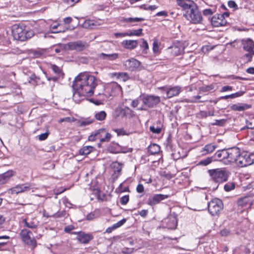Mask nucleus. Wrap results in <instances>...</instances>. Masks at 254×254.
I'll use <instances>...</instances> for the list:
<instances>
[{
	"instance_id": "7ed1b4c3",
	"label": "nucleus",
	"mask_w": 254,
	"mask_h": 254,
	"mask_svg": "<svg viewBox=\"0 0 254 254\" xmlns=\"http://www.w3.org/2000/svg\"><path fill=\"white\" fill-rule=\"evenodd\" d=\"M207 172L212 180L218 183L226 182L230 175V172L225 168L210 169Z\"/></svg>"
},
{
	"instance_id": "052dcab7",
	"label": "nucleus",
	"mask_w": 254,
	"mask_h": 254,
	"mask_svg": "<svg viewBox=\"0 0 254 254\" xmlns=\"http://www.w3.org/2000/svg\"><path fill=\"white\" fill-rule=\"evenodd\" d=\"M158 45L157 42L155 41L153 44V50L154 53H156L158 50Z\"/></svg>"
},
{
	"instance_id": "09e8293b",
	"label": "nucleus",
	"mask_w": 254,
	"mask_h": 254,
	"mask_svg": "<svg viewBox=\"0 0 254 254\" xmlns=\"http://www.w3.org/2000/svg\"><path fill=\"white\" fill-rule=\"evenodd\" d=\"M150 130L154 133H160L161 131V128L160 127H155L154 126H150L149 127Z\"/></svg>"
},
{
	"instance_id": "aec40b11",
	"label": "nucleus",
	"mask_w": 254,
	"mask_h": 254,
	"mask_svg": "<svg viewBox=\"0 0 254 254\" xmlns=\"http://www.w3.org/2000/svg\"><path fill=\"white\" fill-rule=\"evenodd\" d=\"M23 223L25 227L30 229L37 228L39 224L36 218L29 219L28 218L23 219Z\"/></svg>"
},
{
	"instance_id": "423d86ee",
	"label": "nucleus",
	"mask_w": 254,
	"mask_h": 254,
	"mask_svg": "<svg viewBox=\"0 0 254 254\" xmlns=\"http://www.w3.org/2000/svg\"><path fill=\"white\" fill-rule=\"evenodd\" d=\"M186 16L187 19L193 24H199L202 22V17L200 12L198 10L197 5H195L190 11H188Z\"/></svg>"
},
{
	"instance_id": "ea45409f",
	"label": "nucleus",
	"mask_w": 254,
	"mask_h": 254,
	"mask_svg": "<svg viewBox=\"0 0 254 254\" xmlns=\"http://www.w3.org/2000/svg\"><path fill=\"white\" fill-rule=\"evenodd\" d=\"M126 222V219L124 218L112 225L113 228L115 230L122 226Z\"/></svg>"
},
{
	"instance_id": "0e129e2a",
	"label": "nucleus",
	"mask_w": 254,
	"mask_h": 254,
	"mask_svg": "<svg viewBox=\"0 0 254 254\" xmlns=\"http://www.w3.org/2000/svg\"><path fill=\"white\" fill-rule=\"evenodd\" d=\"M72 19L71 17H66L64 19V24H69L71 22Z\"/></svg>"
},
{
	"instance_id": "72a5a7b5",
	"label": "nucleus",
	"mask_w": 254,
	"mask_h": 254,
	"mask_svg": "<svg viewBox=\"0 0 254 254\" xmlns=\"http://www.w3.org/2000/svg\"><path fill=\"white\" fill-rule=\"evenodd\" d=\"M235 188V183L234 182H229L227 183L224 187V189L226 191H230L234 190Z\"/></svg>"
},
{
	"instance_id": "c03bdc74",
	"label": "nucleus",
	"mask_w": 254,
	"mask_h": 254,
	"mask_svg": "<svg viewBox=\"0 0 254 254\" xmlns=\"http://www.w3.org/2000/svg\"><path fill=\"white\" fill-rule=\"evenodd\" d=\"M112 135L109 132H107L106 130L105 131V133L104 134V135L103 137L101 139L100 142H106V141H109L110 139H111Z\"/></svg>"
},
{
	"instance_id": "a211bd4d",
	"label": "nucleus",
	"mask_w": 254,
	"mask_h": 254,
	"mask_svg": "<svg viewBox=\"0 0 254 254\" xmlns=\"http://www.w3.org/2000/svg\"><path fill=\"white\" fill-rule=\"evenodd\" d=\"M177 3L184 10H190L196 5L192 0H179Z\"/></svg>"
},
{
	"instance_id": "bb28decb",
	"label": "nucleus",
	"mask_w": 254,
	"mask_h": 254,
	"mask_svg": "<svg viewBox=\"0 0 254 254\" xmlns=\"http://www.w3.org/2000/svg\"><path fill=\"white\" fill-rule=\"evenodd\" d=\"M237 204L241 207L246 206L247 204L252 205L251 197L249 196H245L239 199L237 201Z\"/></svg>"
},
{
	"instance_id": "f3484780",
	"label": "nucleus",
	"mask_w": 254,
	"mask_h": 254,
	"mask_svg": "<svg viewBox=\"0 0 254 254\" xmlns=\"http://www.w3.org/2000/svg\"><path fill=\"white\" fill-rule=\"evenodd\" d=\"M212 25L214 27H220L225 26L227 23V21L223 19L222 16L218 14L214 15L211 20Z\"/></svg>"
},
{
	"instance_id": "f257e3e1",
	"label": "nucleus",
	"mask_w": 254,
	"mask_h": 254,
	"mask_svg": "<svg viewBox=\"0 0 254 254\" xmlns=\"http://www.w3.org/2000/svg\"><path fill=\"white\" fill-rule=\"evenodd\" d=\"M97 84V80L94 76L87 72L80 73L73 82V100L78 102L80 101V98L91 96Z\"/></svg>"
},
{
	"instance_id": "9b49d317",
	"label": "nucleus",
	"mask_w": 254,
	"mask_h": 254,
	"mask_svg": "<svg viewBox=\"0 0 254 254\" xmlns=\"http://www.w3.org/2000/svg\"><path fill=\"white\" fill-rule=\"evenodd\" d=\"M88 45L85 41H77L68 42L67 47L69 50H75L77 52H81L88 47Z\"/></svg>"
},
{
	"instance_id": "e2e57ef3",
	"label": "nucleus",
	"mask_w": 254,
	"mask_h": 254,
	"mask_svg": "<svg viewBox=\"0 0 254 254\" xmlns=\"http://www.w3.org/2000/svg\"><path fill=\"white\" fill-rule=\"evenodd\" d=\"M243 91H239L235 93H233L232 95L234 96L233 98H237L242 96L244 94Z\"/></svg>"
},
{
	"instance_id": "473e14b6",
	"label": "nucleus",
	"mask_w": 254,
	"mask_h": 254,
	"mask_svg": "<svg viewBox=\"0 0 254 254\" xmlns=\"http://www.w3.org/2000/svg\"><path fill=\"white\" fill-rule=\"evenodd\" d=\"M111 167L114 170L115 173L117 172L119 173L122 170L121 164L118 162H113L111 165Z\"/></svg>"
},
{
	"instance_id": "f8f14e48",
	"label": "nucleus",
	"mask_w": 254,
	"mask_h": 254,
	"mask_svg": "<svg viewBox=\"0 0 254 254\" xmlns=\"http://www.w3.org/2000/svg\"><path fill=\"white\" fill-rule=\"evenodd\" d=\"M169 195L163 194H155L151 195L148 198L146 203L150 206H154L159 203L162 200H163L168 198Z\"/></svg>"
},
{
	"instance_id": "4c0bfd02",
	"label": "nucleus",
	"mask_w": 254,
	"mask_h": 254,
	"mask_svg": "<svg viewBox=\"0 0 254 254\" xmlns=\"http://www.w3.org/2000/svg\"><path fill=\"white\" fill-rule=\"evenodd\" d=\"M106 129L105 128H100L95 132V135H96L97 139H99L101 141V139L103 137L105 133Z\"/></svg>"
},
{
	"instance_id": "ddd939ff",
	"label": "nucleus",
	"mask_w": 254,
	"mask_h": 254,
	"mask_svg": "<svg viewBox=\"0 0 254 254\" xmlns=\"http://www.w3.org/2000/svg\"><path fill=\"white\" fill-rule=\"evenodd\" d=\"M141 63L134 58L126 60L124 63V65L126 69L130 71H135L139 69Z\"/></svg>"
},
{
	"instance_id": "cd10ccee",
	"label": "nucleus",
	"mask_w": 254,
	"mask_h": 254,
	"mask_svg": "<svg viewBox=\"0 0 254 254\" xmlns=\"http://www.w3.org/2000/svg\"><path fill=\"white\" fill-rule=\"evenodd\" d=\"M94 150V147L92 146H85L79 150V153L81 155H87Z\"/></svg>"
},
{
	"instance_id": "58836bf2",
	"label": "nucleus",
	"mask_w": 254,
	"mask_h": 254,
	"mask_svg": "<svg viewBox=\"0 0 254 254\" xmlns=\"http://www.w3.org/2000/svg\"><path fill=\"white\" fill-rule=\"evenodd\" d=\"M226 122V119L215 120L214 122L211 123L212 126H223Z\"/></svg>"
},
{
	"instance_id": "393cba45",
	"label": "nucleus",
	"mask_w": 254,
	"mask_h": 254,
	"mask_svg": "<svg viewBox=\"0 0 254 254\" xmlns=\"http://www.w3.org/2000/svg\"><path fill=\"white\" fill-rule=\"evenodd\" d=\"M14 175L12 170H8L7 172L0 175V184H2L7 182L10 177Z\"/></svg>"
},
{
	"instance_id": "7c9ffc66",
	"label": "nucleus",
	"mask_w": 254,
	"mask_h": 254,
	"mask_svg": "<svg viewBox=\"0 0 254 254\" xmlns=\"http://www.w3.org/2000/svg\"><path fill=\"white\" fill-rule=\"evenodd\" d=\"M142 28H140L137 30H129L128 32H127V35L128 36H139L142 35Z\"/></svg>"
},
{
	"instance_id": "4be33fe9",
	"label": "nucleus",
	"mask_w": 254,
	"mask_h": 254,
	"mask_svg": "<svg viewBox=\"0 0 254 254\" xmlns=\"http://www.w3.org/2000/svg\"><path fill=\"white\" fill-rule=\"evenodd\" d=\"M243 49L247 52H254V42L251 39L243 41Z\"/></svg>"
},
{
	"instance_id": "2eb2a0df",
	"label": "nucleus",
	"mask_w": 254,
	"mask_h": 254,
	"mask_svg": "<svg viewBox=\"0 0 254 254\" xmlns=\"http://www.w3.org/2000/svg\"><path fill=\"white\" fill-rule=\"evenodd\" d=\"M31 189V185L29 184H23L18 185L15 187L10 189L9 191L11 194H18L27 190Z\"/></svg>"
},
{
	"instance_id": "8fccbe9b",
	"label": "nucleus",
	"mask_w": 254,
	"mask_h": 254,
	"mask_svg": "<svg viewBox=\"0 0 254 254\" xmlns=\"http://www.w3.org/2000/svg\"><path fill=\"white\" fill-rule=\"evenodd\" d=\"M49 134H50V133H49V131L47 130L46 132L40 134L38 136L39 140L40 141H43V140H45L47 138Z\"/></svg>"
},
{
	"instance_id": "2f4dec72",
	"label": "nucleus",
	"mask_w": 254,
	"mask_h": 254,
	"mask_svg": "<svg viewBox=\"0 0 254 254\" xmlns=\"http://www.w3.org/2000/svg\"><path fill=\"white\" fill-rule=\"evenodd\" d=\"M107 116L106 112L104 111H101L96 113L95 115V119L98 121H103L105 119Z\"/></svg>"
},
{
	"instance_id": "9d476101",
	"label": "nucleus",
	"mask_w": 254,
	"mask_h": 254,
	"mask_svg": "<svg viewBox=\"0 0 254 254\" xmlns=\"http://www.w3.org/2000/svg\"><path fill=\"white\" fill-rule=\"evenodd\" d=\"M240 154V150L237 147H233L226 150L227 156L225 164L228 165L232 162H236L237 164Z\"/></svg>"
},
{
	"instance_id": "79ce46f5",
	"label": "nucleus",
	"mask_w": 254,
	"mask_h": 254,
	"mask_svg": "<svg viewBox=\"0 0 254 254\" xmlns=\"http://www.w3.org/2000/svg\"><path fill=\"white\" fill-rule=\"evenodd\" d=\"M129 195H125L120 198V203L122 205H126L129 201Z\"/></svg>"
},
{
	"instance_id": "f03ea898",
	"label": "nucleus",
	"mask_w": 254,
	"mask_h": 254,
	"mask_svg": "<svg viewBox=\"0 0 254 254\" xmlns=\"http://www.w3.org/2000/svg\"><path fill=\"white\" fill-rule=\"evenodd\" d=\"M12 34L14 39L25 41L34 36L32 30H27L22 25L14 24L12 28Z\"/></svg>"
},
{
	"instance_id": "6e6d98bb",
	"label": "nucleus",
	"mask_w": 254,
	"mask_h": 254,
	"mask_svg": "<svg viewBox=\"0 0 254 254\" xmlns=\"http://www.w3.org/2000/svg\"><path fill=\"white\" fill-rule=\"evenodd\" d=\"M233 89V87L232 86H223L221 89V92H226L227 91H232Z\"/></svg>"
},
{
	"instance_id": "5fc2aeb1",
	"label": "nucleus",
	"mask_w": 254,
	"mask_h": 254,
	"mask_svg": "<svg viewBox=\"0 0 254 254\" xmlns=\"http://www.w3.org/2000/svg\"><path fill=\"white\" fill-rule=\"evenodd\" d=\"M136 191L138 193H142L144 191V187L142 184H138L136 187Z\"/></svg>"
},
{
	"instance_id": "774afa93",
	"label": "nucleus",
	"mask_w": 254,
	"mask_h": 254,
	"mask_svg": "<svg viewBox=\"0 0 254 254\" xmlns=\"http://www.w3.org/2000/svg\"><path fill=\"white\" fill-rule=\"evenodd\" d=\"M246 72L249 74H254V67H250L246 69Z\"/></svg>"
},
{
	"instance_id": "de8ad7c7",
	"label": "nucleus",
	"mask_w": 254,
	"mask_h": 254,
	"mask_svg": "<svg viewBox=\"0 0 254 254\" xmlns=\"http://www.w3.org/2000/svg\"><path fill=\"white\" fill-rule=\"evenodd\" d=\"M114 131L117 133L118 136L126 135L128 134L123 128L115 129Z\"/></svg>"
},
{
	"instance_id": "e433bc0d",
	"label": "nucleus",
	"mask_w": 254,
	"mask_h": 254,
	"mask_svg": "<svg viewBox=\"0 0 254 254\" xmlns=\"http://www.w3.org/2000/svg\"><path fill=\"white\" fill-rule=\"evenodd\" d=\"M118 77L123 81H127L129 78L128 74L126 72H119Z\"/></svg>"
},
{
	"instance_id": "13d9d810",
	"label": "nucleus",
	"mask_w": 254,
	"mask_h": 254,
	"mask_svg": "<svg viewBox=\"0 0 254 254\" xmlns=\"http://www.w3.org/2000/svg\"><path fill=\"white\" fill-rule=\"evenodd\" d=\"M148 213V210L143 209L138 212V214L143 217H145Z\"/></svg>"
},
{
	"instance_id": "20e7f679",
	"label": "nucleus",
	"mask_w": 254,
	"mask_h": 254,
	"mask_svg": "<svg viewBox=\"0 0 254 254\" xmlns=\"http://www.w3.org/2000/svg\"><path fill=\"white\" fill-rule=\"evenodd\" d=\"M20 235L23 242L27 245L32 250L34 249L37 246V242L35 239L33 237L32 233L24 229L21 231Z\"/></svg>"
},
{
	"instance_id": "4468645a",
	"label": "nucleus",
	"mask_w": 254,
	"mask_h": 254,
	"mask_svg": "<svg viewBox=\"0 0 254 254\" xmlns=\"http://www.w3.org/2000/svg\"><path fill=\"white\" fill-rule=\"evenodd\" d=\"M169 49L171 50V53L173 56H177L184 52V46L182 42H177L174 43Z\"/></svg>"
},
{
	"instance_id": "864d4df0",
	"label": "nucleus",
	"mask_w": 254,
	"mask_h": 254,
	"mask_svg": "<svg viewBox=\"0 0 254 254\" xmlns=\"http://www.w3.org/2000/svg\"><path fill=\"white\" fill-rule=\"evenodd\" d=\"M213 14V11L210 8L205 9L203 10V14L204 16H209Z\"/></svg>"
},
{
	"instance_id": "69168bd1",
	"label": "nucleus",
	"mask_w": 254,
	"mask_h": 254,
	"mask_svg": "<svg viewBox=\"0 0 254 254\" xmlns=\"http://www.w3.org/2000/svg\"><path fill=\"white\" fill-rule=\"evenodd\" d=\"M114 35L116 38L120 37H123L127 36V33H116Z\"/></svg>"
},
{
	"instance_id": "49530a36",
	"label": "nucleus",
	"mask_w": 254,
	"mask_h": 254,
	"mask_svg": "<svg viewBox=\"0 0 254 254\" xmlns=\"http://www.w3.org/2000/svg\"><path fill=\"white\" fill-rule=\"evenodd\" d=\"M66 215V212L65 210H62L61 211H58L57 213L54 214V217L55 218H62L64 217Z\"/></svg>"
},
{
	"instance_id": "1a4fd4ad",
	"label": "nucleus",
	"mask_w": 254,
	"mask_h": 254,
	"mask_svg": "<svg viewBox=\"0 0 254 254\" xmlns=\"http://www.w3.org/2000/svg\"><path fill=\"white\" fill-rule=\"evenodd\" d=\"M140 98L143 105L149 108L154 107L160 102V98L158 96L146 95L140 96Z\"/></svg>"
},
{
	"instance_id": "338daca9",
	"label": "nucleus",
	"mask_w": 254,
	"mask_h": 254,
	"mask_svg": "<svg viewBox=\"0 0 254 254\" xmlns=\"http://www.w3.org/2000/svg\"><path fill=\"white\" fill-rule=\"evenodd\" d=\"M230 232L227 229H224L220 231V234L222 236H226L229 234Z\"/></svg>"
},
{
	"instance_id": "5701e85b",
	"label": "nucleus",
	"mask_w": 254,
	"mask_h": 254,
	"mask_svg": "<svg viewBox=\"0 0 254 254\" xmlns=\"http://www.w3.org/2000/svg\"><path fill=\"white\" fill-rule=\"evenodd\" d=\"M252 106L249 104L244 103H238L236 104H233L231 106V109L234 111H243L251 108Z\"/></svg>"
},
{
	"instance_id": "412c9836",
	"label": "nucleus",
	"mask_w": 254,
	"mask_h": 254,
	"mask_svg": "<svg viewBox=\"0 0 254 254\" xmlns=\"http://www.w3.org/2000/svg\"><path fill=\"white\" fill-rule=\"evenodd\" d=\"M217 148V145L214 143L205 145L201 150L202 155H206L213 152Z\"/></svg>"
},
{
	"instance_id": "dca6fc26",
	"label": "nucleus",
	"mask_w": 254,
	"mask_h": 254,
	"mask_svg": "<svg viewBox=\"0 0 254 254\" xmlns=\"http://www.w3.org/2000/svg\"><path fill=\"white\" fill-rule=\"evenodd\" d=\"M72 234H77V240L82 244H87L93 238L91 234H86L83 232H73Z\"/></svg>"
},
{
	"instance_id": "a19ab883",
	"label": "nucleus",
	"mask_w": 254,
	"mask_h": 254,
	"mask_svg": "<svg viewBox=\"0 0 254 254\" xmlns=\"http://www.w3.org/2000/svg\"><path fill=\"white\" fill-rule=\"evenodd\" d=\"M248 53L245 54L243 56L244 58L246 60L247 62H251L254 56V52H248Z\"/></svg>"
},
{
	"instance_id": "c756f323",
	"label": "nucleus",
	"mask_w": 254,
	"mask_h": 254,
	"mask_svg": "<svg viewBox=\"0 0 254 254\" xmlns=\"http://www.w3.org/2000/svg\"><path fill=\"white\" fill-rule=\"evenodd\" d=\"M51 68L56 75L62 76V78H64V74L60 67L58 66L56 64H52Z\"/></svg>"
},
{
	"instance_id": "b1692460",
	"label": "nucleus",
	"mask_w": 254,
	"mask_h": 254,
	"mask_svg": "<svg viewBox=\"0 0 254 254\" xmlns=\"http://www.w3.org/2000/svg\"><path fill=\"white\" fill-rule=\"evenodd\" d=\"M99 58L105 61H114L118 58L119 54L118 53H113V54H105L102 53L99 55Z\"/></svg>"
},
{
	"instance_id": "c9c22d12",
	"label": "nucleus",
	"mask_w": 254,
	"mask_h": 254,
	"mask_svg": "<svg viewBox=\"0 0 254 254\" xmlns=\"http://www.w3.org/2000/svg\"><path fill=\"white\" fill-rule=\"evenodd\" d=\"M214 161L213 157L212 156L207 157V158L201 160L199 163L198 165L202 166H207L210 164L212 162Z\"/></svg>"
},
{
	"instance_id": "4d7b16f0",
	"label": "nucleus",
	"mask_w": 254,
	"mask_h": 254,
	"mask_svg": "<svg viewBox=\"0 0 254 254\" xmlns=\"http://www.w3.org/2000/svg\"><path fill=\"white\" fill-rule=\"evenodd\" d=\"M95 217L96 216L95 212H91L86 216V219L88 220H92L94 218H95Z\"/></svg>"
},
{
	"instance_id": "f704fd0d",
	"label": "nucleus",
	"mask_w": 254,
	"mask_h": 254,
	"mask_svg": "<svg viewBox=\"0 0 254 254\" xmlns=\"http://www.w3.org/2000/svg\"><path fill=\"white\" fill-rule=\"evenodd\" d=\"M143 20H144V18H143L129 17V18H124L123 20V21L125 22H127V23H131V22H139V21H142Z\"/></svg>"
},
{
	"instance_id": "bf43d9fd",
	"label": "nucleus",
	"mask_w": 254,
	"mask_h": 254,
	"mask_svg": "<svg viewBox=\"0 0 254 254\" xmlns=\"http://www.w3.org/2000/svg\"><path fill=\"white\" fill-rule=\"evenodd\" d=\"M138 104L139 100L138 98H137L136 99L132 100L131 105L133 108H135L138 105Z\"/></svg>"
},
{
	"instance_id": "603ef678",
	"label": "nucleus",
	"mask_w": 254,
	"mask_h": 254,
	"mask_svg": "<svg viewBox=\"0 0 254 254\" xmlns=\"http://www.w3.org/2000/svg\"><path fill=\"white\" fill-rule=\"evenodd\" d=\"M228 5L230 8H234L235 9H238V5L234 0H229L228 2Z\"/></svg>"
},
{
	"instance_id": "3c124183",
	"label": "nucleus",
	"mask_w": 254,
	"mask_h": 254,
	"mask_svg": "<svg viewBox=\"0 0 254 254\" xmlns=\"http://www.w3.org/2000/svg\"><path fill=\"white\" fill-rule=\"evenodd\" d=\"M141 41V44H140L141 48H143L144 50H147L149 48L147 41L144 39H142Z\"/></svg>"
},
{
	"instance_id": "a878e982",
	"label": "nucleus",
	"mask_w": 254,
	"mask_h": 254,
	"mask_svg": "<svg viewBox=\"0 0 254 254\" xmlns=\"http://www.w3.org/2000/svg\"><path fill=\"white\" fill-rule=\"evenodd\" d=\"M122 45L126 49H133L137 46L138 42L136 40H126L123 41Z\"/></svg>"
},
{
	"instance_id": "a18cd8bd",
	"label": "nucleus",
	"mask_w": 254,
	"mask_h": 254,
	"mask_svg": "<svg viewBox=\"0 0 254 254\" xmlns=\"http://www.w3.org/2000/svg\"><path fill=\"white\" fill-rule=\"evenodd\" d=\"M44 73L45 74L46 77L48 81L53 80L54 82L57 81L62 76L55 75L54 76H49L47 75L46 72H44Z\"/></svg>"
},
{
	"instance_id": "6e6552de",
	"label": "nucleus",
	"mask_w": 254,
	"mask_h": 254,
	"mask_svg": "<svg viewBox=\"0 0 254 254\" xmlns=\"http://www.w3.org/2000/svg\"><path fill=\"white\" fill-rule=\"evenodd\" d=\"M158 89L162 91V93H165L166 98L168 99L178 96L182 91L180 86L166 85L159 87Z\"/></svg>"
},
{
	"instance_id": "0eeeda50",
	"label": "nucleus",
	"mask_w": 254,
	"mask_h": 254,
	"mask_svg": "<svg viewBox=\"0 0 254 254\" xmlns=\"http://www.w3.org/2000/svg\"><path fill=\"white\" fill-rule=\"evenodd\" d=\"M223 208V202L221 200L218 198L213 199L208 203V211L212 216L218 214Z\"/></svg>"
},
{
	"instance_id": "39448f33",
	"label": "nucleus",
	"mask_w": 254,
	"mask_h": 254,
	"mask_svg": "<svg viewBox=\"0 0 254 254\" xmlns=\"http://www.w3.org/2000/svg\"><path fill=\"white\" fill-rule=\"evenodd\" d=\"M254 163V154L247 152L241 153L238 157L237 164L240 167H245L251 165Z\"/></svg>"
},
{
	"instance_id": "c85d7f7f",
	"label": "nucleus",
	"mask_w": 254,
	"mask_h": 254,
	"mask_svg": "<svg viewBox=\"0 0 254 254\" xmlns=\"http://www.w3.org/2000/svg\"><path fill=\"white\" fill-rule=\"evenodd\" d=\"M160 151V147L158 144L153 143L148 146V152L151 155L158 154Z\"/></svg>"
},
{
	"instance_id": "680f3d73",
	"label": "nucleus",
	"mask_w": 254,
	"mask_h": 254,
	"mask_svg": "<svg viewBox=\"0 0 254 254\" xmlns=\"http://www.w3.org/2000/svg\"><path fill=\"white\" fill-rule=\"evenodd\" d=\"M156 15L157 16H167L168 15V13L166 11H161L157 13Z\"/></svg>"
},
{
	"instance_id": "6ab92c4d",
	"label": "nucleus",
	"mask_w": 254,
	"mask_h": 254,
	"mask_svg": "<svg viewBox=\"0 0 254 254\" xmlns=\"http://www.w3.org/2000/svg\"><path fill=\"white\" fill-rule=\"evenodd\" d=\"M226 150L225 149L218 150L212 156L214 161H223L224 164L225 161H226Z\"/></svg>"
},
{
	"instance_id": "37998d69",
	"label": "nucleus",
	"mask_w": 254,
	"mask_h": 254,
	"mask_svg": "<svg viewBox=\"0 0 254 254\" xmlns=\"http://www.w3.org/2000/svg\"><path fill=\"white\" fill-rule=\"evenodd\" d=\"M94 25V23L91 20H86L82 24V27L84 28H89L91 26Z\"/></svg>"
}]
</instances>
